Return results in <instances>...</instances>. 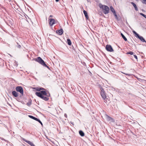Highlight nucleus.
<instances>
[{
    "label": "nucleus",
    "mask_w": 146,
    "mask_h": 146,
    "mask_svg": "<svg viewBox=\"0 0 146 146\" xmlns=\"http://www.w3.org/2000/svg\"><path fill=\"white\" fill-rule=\"evenodd\" d=\"M35 95L39 97H41V96H45L47 97H50V94L49 93H47L46 91L42 90L40 91L39 92H36Z\"/></svg>",
    "instance_id": "f257e3e1"
},
{
    "label": "nucleus",
    "mask_w": 146,
    "mask_h": 146,
    "mask_svg": "<svg viewBox=\"0 0 146 146\" xmlns=\"http://www.w3.org/2000/svg\"><path fill=\"white\" fill-rule=\"evenodd\" d=\"M100 8L103 10L104 13L105 14H107L109 12V7L105 5H102L101 3L99 4Z\"/></svg>",
    "instance_id": "f03ea898"
},
{
    "label": "nucleus",
    "mask_w": 146,
    "mask_h": 146,
    "mask_svg": "<svg viewBox=\"0 0 146 146\" xmlns=\"http://www.w3.org/2000/svg\"><path fill=\"white\" fill-rule=\"evenodd\" d=\"M33 60H34L42 65H45V62L40 57H38L37 58L34 59Z\"/></svg>",
    "instance_id": "7ed1b4c3"
},
{
    "label": "nucleus",
    "mask_w": 146,
    "mask_h": 146,
    "mask_svg": "<svg viewBox=\"0 0 146 146\" xmlns=\"http://www.w3.org/2000/svg\"><path fill=\"white\" fill-rule=\"evenodd\" d=\"M132 32L135 35V36L136 37L139 38L142 42H145L146 43V41L145 39L142 36H140L139 35L134 31H133Z\"/></svg>",
    "instance_id": "20e7f679"
},
{
    "label": "nucleus",
    "mask_w": 146,
    "mask_h": 146,
    "mask_svg": "<svg viewBox=\"0 0 146 146\" xmlns=\"http://www.w3.org/2000/svg\"><path fill=\"white\" fill-rule=\"evenodd\" d=\"M17 91L19 92L22 96L23 95V88L21 86H18L16 88Z\"/></svg>",
    "instance_id": "39448f33"
},
{
    "label": "nucleus",
    "mask_w": 146,
    "mask_h": 146,
    "mask_svg": "<svg viewBox=\"0 0 146 146\" xmlns=\"http://www.w3.org/2000/svg\"><path fill=\"white\" fill-rule=\"evenodd\" d=\"M100 94L103 100H105L106 98V93L104 90L100 91Z\"/></svg>",
    "instance_id": "423d86ee"
},
{
    "label": "nucleus",
    "mask_w": 146,
    "mask_h": 146,
    "mask_svg": "<svg viewBox=\"0 0 146 146\" xmlns=\"http://www.w3.org/2000/svg\"><path fill=\"white\" fill-rule=\"evenodd\" d=\"M106 48L107 50L110 52H112L113 51V50L111 46L110 45L107 44L106 46Z\"/></svg>",
    "instance_id": "0eeeda50"
},
{
    "label": "nucleus",
    "mask_w": 146,
    "mask_h": 146,
    "mask_svg": "<svg viewBox=\"0 0 146 146\" xmlns=\"http://www.w3.org/2000/svg\"><path fill=\"white\" fill-rule=\"evenodd\" d=\"M22 140L23 141H25V142L27 143L28 144L31 145V146H35L32 142L29 141H28L23 138H22Z\"/></svg>",
    "instance_id": "6e6552de"
},
{
    "label": "nucleus",
    "mask_w": 146,
    "mask_h": 146,
    "mask_svg": "<svg viewBox=\"0 0 146 146\" xmlns=\"http://www.w3.org/2000/svg\"><path fill=\"white\" fill-rule=\"evenodd\" d=\"M106 118L108 121H111V122H114V120L113 119L108 115H106Z\"/></svg>",
    "instance_id": "1a4fd4ad"
},
{
    "label": "nucleus",
    "mask_w": 146,
    "mask_h": 146,
    "mask_svg": "<svg viewBox=\"0 0 146 146\" xmlns=\"http://www.w3.org/2000/svg\"><path fill=\"white\" fill-rule=\"evenodd\" d=\"M55 23V20L54 19H49V24L50 26L53 25Z\"/></svg>",
    "instance_id": "9d476101"
},
{
    "label": "nucleus",
    "mask_w": 146,
    "mask_h": 146,
    "mask_svg": "<svg viewBox=\"0 0 146 146\" xmlns=\"http://www.w3.org/2000/svg\"><path fill=\"white\" fill-rule=\"evenodd\" d=\"M63 30L62 29H61L60 30H57L56 33L59 35H62L63 33Z\"/></svg>",
    "instance_id": "9b49d317"
},
{
    "label": "nucleus",
    "mask_w": 146,
    "mask_h": 146,
    "mask_svg": "<svg viewBox=\"0 0 146 146\" xmlns=\"http://www.w3.org/2000/svg\"><path fill=\"white\" fill-rule=\"evenodd\" d=\"M41 96V97L40 98L45 101H47L48 100H49V98H48L49 97H47L46 96Z\"/></svg>",
    "instance_id": "f8f14e48"
},
{
    "label": "nucleus",
    "mask_w": 146,
    "mask_h": 146,
    "mask_svg": "<svg viewBox=\"0 0 146 146\" xmlns=\"http://www.w3.org/2000/svg\"><path fill=\"white\" fill-rule=\"evenodd\" d=\"M12 94L13 96L15 97H17L18 96V94L15 91H12Z\"/></svg>",
    "instance_id": "ddd939ff"
},
{
    "label": "nucleus",
    "mask_w": 146,
    "mask_h": 146,
    "mask_svg": "<svg viewBox=\"0 0 146 146\" xmlns=\"http://www.w3.org/2000/svg\"><path fill=\"white\" fill-rule=\"evenodd\" d=\"M131 3L133 5L136 11H137L138 10V8L137 6L133 2H131Z\"/></svg>",
    "instance_id": "4468645a"
},
{
    "label": "nucleus",
    "mask_w": 146,
    "mask_h": 146,
    "mask_svg": "<svg viewBox=\"0 0 146 146\" xmlns=\"http://www.w3.org/2000/svg\"><path fill=\"white\" fill-rule=\"evenodd\" d=\"M83 12L86 18L88 19L89 18V17L88 16L87 12L85 10H84Z\"/></svg>",
    "instance_id": "2eb2a0df"
},
{
    "label": "nucleus",
    "mask_w": 146,
    "mask_h": 146,
    "mask_svg": "<svg viewBox=\"0 0 146 146\" xmlns=\"http://www.w3.org/2000/svg\"><path fill=\"white\" fill-rule=\"evenodd\" d=\"M79 133L81 136L83 137L84 136V133L82 131L80 130L79 131Z\"/></svg>",
    "instance_id": "dca6fc26"
},
{
    "label": "nucleus",
    "mask_w": 146,
    "mask_h": 146,
    "mask_svg": "<svg viewBox=\"0 0 146 146\" xmlns=\"http://www.w3.org/2000/svg\"><path fill=\"white\" fill-rule=\"evenodd\" d=\"M29 117L31 119H32L34 120H35L36 121H37V120L38 119V118L31 115H29Z\"/></svg>",
    "instance_id": "f3484780"
},
{
    "label": "nucleus",
    "mask_w": 146,
    "mask_h": 146,
    "mask_svg": "<svg viewBox=\"0 0 146 146\" xmlns=\"http://www.w3.org/2000/svg\"><path fill=\"white\" fill-rule=\"evenodd\" d=\"M121 35L123 38V39L125 41H126L127 40V39L125 36L121 33Z\"/></svg>",
    "instance_id": "a211bd4d"
},
{
    "label": "nucleus",
    "mask_w": 146,
    "mask_h": 146,
    "mask_svg": "<svg viewBox=\"0 0 146 146\" xmlns=\"http://www.w3.org/2000/svg\"><path fill=\"white\" fill-rule=\"evenodd\" d=\"M67 41L68 44L69 45H70L72 44V43L70 39H68L67 40Z\"/></svg>",
    "instance_id": "6ab92c4d"
},
{
    "label": "nucleus",
    "mask_w": 146,
    "mask_h": 146,
    "mask_svg": "<svg viewBox=\"0 0 146 146\" xmlns=\"http://www.w3.org/2000/svg\"><path fill=\"white\" fill-rule=\"evenodd\" d=\"M33 88L34 89L36 90V91H40V87H35Z\"/></svg>",
    "instance_id": "aec40b11"
},
{
    "label": "nucleus",
    "mask_w": 146,
    "mask_h": 146,
    "mask_svg": "<svg viewBox=\"0 0 146 146\" xmlns=\"http://www.w3.org/2000/svg\"><path fill=\"white\" fill-rule=\"evenodd\" d=\"M31 104V100H29L28 102L27 103V105L28 106H30Z\"/></svg>",
    "instance_id": "412c9836"
},
{
    "label": "nucleus",
    "mask_w": 146,
    "mask_h": 146,
    "mask_svg": "<svg viewBox=\"0 0 146 146\" xmlns=\"http://www.w3.org/2000/svg\"><path fill=\"white\" fill-rule=\"evenodd\" d=\"M98 88L100 89V91L104 90L103 88H102V87L100 84L98 85Z\"/></svg>",
    "instance_id": "4be33fe9"
},
{
    "label": "nucleus",
    "mask_w": 146,
    "mask_h": 146,
    "mask_svg": "<svg viewBox=\"0 0 146 146\" xmlns=\"http://www.w3.org/2000/svg\"><path fill=\"white\" fill-rule=\"evenodd\" d=\"M110 8L111 11L113 12V13H114V12H115L114 9L112 6L110 7Z\"/></svg>",
    "instance_id": "5701e85b"
},
{
    "label": "nucleus",
    "mask_w": 146,
    "mask_h": 146,
    "mask_svg": "<svg viewBox=\"0 0 146 146\" xmlns=\"http://www.w3.org/2000/svg\"><path fill=\"white\" fill-rule=\"evenodd\" d=\"M133 54V52L132 51H130L129 52H128L127 53V54H130L131 55H132Z\"/></svg>",
    "instance_id": "b1692460"
},
{
    "label": "nucleus",
    "mask_w": 146,
    "mask_h": 146,
    "mask_svg": "<svg viewBox=\"0 0 146 146\" xmlns=\"http://www.w3.org/2000/svg\"><path fill=\"white\" fill-rule=\"evenodd\" d=\"M140 14L146 19V15L142 13H140Z\"/></svg>",
    "instance_id": "393cba45"
},
{
    "label": "nucleus",
    "mask_w": 146,
    "mask_h": 146,
    "mask_svg": "<svg viewBox=\"0 0 146 146\" xmlns=\"http://www.w3.org/2000/svg\"><path fill=\"white\" fill-rule=\"evenodd\" d=\"M37 121L38 122L41 124V125L42 126L43 125V124L42 123V122H41V121L40 120V119H38L37 120Z\"/></svg>",
    "instance_id": "a878e982"
},
{
    "label": "nucleus",
    "mask_w": 146,
    "mask_h": 146,
    "mask_svg": "<svg viewBox=\"0 0 146 146\" xmlns=\"http://www.w3.org/2000/svg\"><path fill=\"white\" fill-rule=\"evenodd\" d=\"M43 66H44V67H47L48 69H49V70H50V68H49V67L48 66H47L46 64H45V65H43Z\"/></svg>",
    "instance_id": "bb28decb"
},
{
    "label": "nucleus",
    "mask_w": 146,
    "mask_h": 146,
    "mask_svg": "<svg viewBox=\"0 0 146 146\" xmlns=\"http://www.w3.org/2000/svg\"><path fill=\"white\" fill-rule=\"evenodd\" d=\"M113 14L114 16L115 17L116 19H117V16L116 13L115 12H114V13H113Z\"/></svg>",
    "instance_id": "cd10ccee"
},
{
    "label": "nucleus",
    "mask_w": 146,
    "mask_h": 146,
    "mask_svg": "<svg viewBox=\"0 0 146 146\" xmlns=\"http://www.w3.org/2000/svg\"><path fill=\"white\" fill-rule=\"evenodd\" d=\"M141 1L143 4H146V0H142Z\"/></svg>",
    "instance_id": "c85d7f7f"
},
{
    "label": "nucleus",
    "mask_w": 146,
    "mask_h": 146,
    "mask_svg": "<svg viewBox=\"0 0 146 146\" xmlns=\"http://www.w3.org/2000/svg\"><path fill=\"white\" fill-rule=\"evenodd\" d=\"M121 73H123V74H125V75H128V76H130L131 75L130 74L125 73H123V72H121Z\"/></svg>",
    "instance_id": "c756f323"
},
{
    "label": "nucleus",
    "mask_w": 146,
    "mask_h": 146,
    "mask_svg": "<svg viewBox=\"0 0 146 146\" xmlns=\"http://www.w3.org/2000/svg\"><path fill=\"white\" fill-rule=\"evenodd\" d=\"M40 90H43L45 91V90H46V89L45 88H43L42 87H40Z\"/></svg>",
    "instance_id": "7c9ffc66"
},
{
    "label": "nucleus",
    "mask_w": 146,
    "mask_h": 146,
    "mask_svg": "<svg viewBox=\"0 0 146 146\" xmlns=\"http://www.w3.org/2000/svg\"><path fill=\"white\" fill-rule=\"evenodd\" d=\"M1 139L2 140L4 141H5L6 142H8L7 140H6L5 139H3V138H1Z\"/></svg>",
    "instance_id": "2f4dec72"
},
{
    "label": "nucleus",
    "mask_w": 146,
    "mask_h": 146,
    "mask_svg": "<svg viewBox=\"0 0 146 146\" xmlns=\"http://www.w3.org/2000/svg\"><path fill=\"white\" fill-rule=\"evenodd\" d=\"M133 56H134V57L136 59H137V56L136 55H133Z\"/></svg>",
    "instance_id": "473e14b6"
},
{
    "label": "nucleus",
    "mask_w": 146,
    "mask_h": 146,
    "mask_svg": "<svg viewBox=\"0 0 146 146\" xmlns=\"http://www.w3.org/2000/svg\"><path fill=\"white\" fill-rule=\"evenodd\" d=\"M21 47V46L20 45H19L18 46V47L19 48H20Z\"/></svg>",
    "instance_id": "72a5a7b5"
},
{
    "label": "nucleus",
    "mask_w": 146,
    "mask_h": 146,
    "mask_svg": "<svg viewBox=\"0 0 146 146\" xmlns=\"http://www.w3.org/2000/svg\"><path fill=\"white\" fill-rule=\"evenodd\" d=\"M53 16L52 15H50L49 16V17H52Z\"/></svg>",
    "instance_id": "f704fd0d"
},
{
    "label": "nucleus",
    "mask_w": 146,
    "mask_h": 146,
    "mask_svg": "<svg viewBox=\"0 0 146 146\" xmlns=\"http://www.w3.org/2000/svg\"><path fill=\"white\" fill-rule=\"evenodd\" d=\"M64 115L65 117H66L67 116V115L65 113V114H64Z\"/></svg>",
    "instance_id": "c9c22d12"
},
{
    "label": "nucleus",
    "mask_w": 146,
    "mask_h": 146,
    "mask_svg": "<svg viewBox=\"0 0 146 146\" xmlns=\"http://www.w3.org/2000/svg\"><path fill=\"white\" fill-rule=\"evenodd\" d=\"M55 1L56 2H57L59 1V0H55Z\"/></svg>",
    "instance_id": "e433bc0d"
},
{
    "label": "nucleus",
    "mask_w": 146,
    "mask_h": 146,
    "mask_svg": "<svg viewBox=\"0 0 146 146\" xmlns=\"http://www.w3.org/2000/svg\"><path fill=\"white\" fill-rule=\"evenodd\" d=\"M133 133V135H134V133Z\"/></svg>",
    "instance_id": "4c0bfd02"
}]
</instances>
